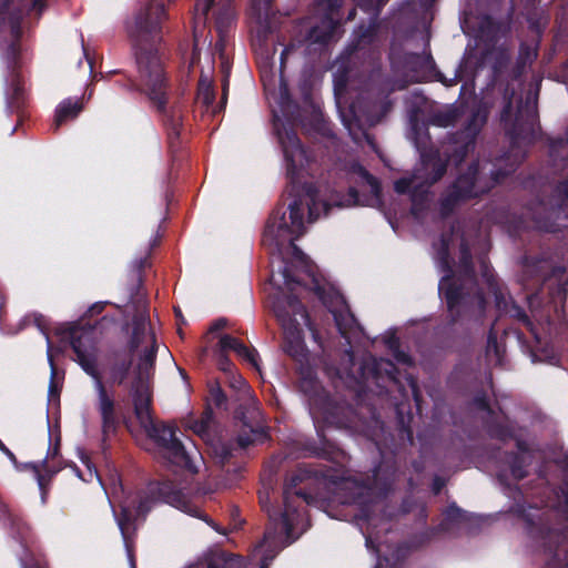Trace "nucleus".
Returning a JSON list of instances; mask_svg holds the SVG:
<instances>
[{"instance_id":"34","label":"nucleus","mask_w":568,"mask_h":568,"mask_svg":"<svg viewBox=\"0 0 568 568\" xmlns=\"http://www.w3.org/2000/svg\"><path fill=\"white\" fill-rule=\"evenodd\" d=\"M525 462V455L520 454L517 456L511 464V475L515 479H521L526 476L523 464Z\"/></svg>"},{"instance_id":"11","label":"nucleus","mask_w":568,"mask_h":568,"mask_svg":"<svg viewBox=\"0 0 568 568\" xmlns=\"http://www.w3.org/2000/svg\"><path fill=\"white\" fill-rule=\"evenodd\" d=\"M71 346L75 353V361L81 368L93 379L98 393V406L102 418L104 433L114 429V402L108 394L98 368V348L92 329L77 328L70 333Z\"/></svg>"},{"instance_id":"12","label":"nucleus","mask_w":568,"mask_h":568,"mask_svg":"<svg viewBox=\"0 0 568 568\" xmlns=\"http://www.w3.org/2000/svg\"><path fill=\"white\" fill-rule=\"evenodd\" d=\"M212 11V14L215 17V24L219 32H222V29L226 27L233 17V10L231 2L229 0H221L216 2L215 0H199L195 4V13L193 19V54L191 59V64H195L197 61V54L201 49V45L206 44L207 37L204 34V30L206 28V23L209 21V13Z\"/></svg>"},{"instance_id":"53","label":"nucleus","mask_w":568,"mask_h":568,"mask_svg":"<svg viewBox=\"0 0 568 568\" xmlns=\"http://www.w3.org/2000/svg\"><path fill=\"white\" fill-rule=\"evenodd\" d=\"M227 92V81L225 80L223 83V98L225 99Z\"/></svg>"},{"instance_id":"26","label":"nucleus","mask_w":568,"mask_h":568,"mask_svg":"<svg viewBox=\"0 0 568 568\" xmlns=\"http://www.w3.org/2000/svg\"><path fill=\"white\" fill-rule=\"evenodd\" d=\"M275 536L272 531H267L264 534L263 541L256 546L254 554L255 556L261 557V566L260 568H267L271 561L276 557L278 550H270L272 542L274 541Z\"/></svg>"},{"instance_id":"37","label":"nucleus","mask_w":568,"mask_h":568,"mask_svg":"<svg viewBox=\"0 0 568 568\" xmlns=\"http://www.w3.org/2000/svg\"><path fill=\"white\" fill-rule=\"evenodd\" d=\"M44 336H45V339L48 342L47 356H48V362H49L50 367H51V378H53L54 375H55V368H54V364H53V355H52V351H51V345H50L49 336H48L47 333H44Z\"/></svg>"},{"instance_id":"49","label":"nucleus","mask_w":568,"mask_h":568,"mask_svg":"<svg viewBox=\"0 0 568 568\" xmlns=\"http://www.w3.org/2000/svg\"><path fill=\"white\" fill-rule=\"evenodd\" d=\"M229 456H230V452L225 447H223V452L221 454V460L222 462L225 460Z\"/></svg>"},{"instance_id":"18","label":"nucleus","mask_w":568,"mask_h":568,"mask_svg":"<svg viewBox=\"0 0 568 568\" xmlns=\"http://www.w3.org/2000/svg\"><path fill=\"white\" fill-rule=\"evenodd\" d=\"M373 378H388L392 382L396 381V367L393 362L384 358H371V363L363 367L362 377L365 381Z\"/></svg>"},{"instance_id":"15","label":"nucleus","mask_w":568,"mask_h":568,"mask_svg":"<svg viewBox=\"0 0 568 568\" xmlns=\"http://www.w3.org/2000/svg\"><path fill=\"white\" fill-rule=\"evenodd\" d=\"M406 65L413 71L410 79L415 82L426 81L435 77L438 81L443 82L446 87L455 84V79H444L440 73L435 71L434 60L428 52L422 54L412 53L406 58Z\"/></svg>"},{"instance_id":"58","label":"nucleus","mask_w":568,"mask_h":568,"mask_svg":"<svg viewBox=\"0 0 568 568\" xmlns=\"http://www.w3.org/2000/svg\"><path fill=\"white\" fill-rule=\"evenodd\" d=\"M89 65H90V71H92L93 65H92V62L90 60H89Z\"/></svg>"},{"instance_id":"13","label":"nucleus","mask_w":568,"mask_h":568,"mask_svg":"<svg viewBox=\"0 0 568 568\" xmlns=\"http://www.w3.org/2000/svg\"><path fill=\"white\" fill-rule=\"evenodd\" d=\"M300 388L307 396L310 414L318 432L321 424H337L336 412L338 407L332 402L318 381L311 373L301 378Z\"/></svg>"},{"instance_id":"3","label":"nucleus","mask_w":568,"mask_h":568,"mask_svg":"<svg viewBox=\"0 0 568 568\" xmlns=\"http://www.w3.org/2000/svg\"><path fill=\"white\" fill-rule=\"evenodd\" d=\"M537 90L528 93L525 104L517 109L514 122L507 128V134L510 140L509 152L499 160V163H506L507 170L504 172H491L489 178L483 176L479 172V163L471 164L466 174L459 175L453 185L449 186L440 201L442 215L449 214L460 202L478 196L490 190L500 178L509 174L523 161L526 154V148L532 143L538 126L536 122Z\"/></svg>"},{"instance_id":"50","label":"nucleus","mask_w":568,"mask_h":568,"mask_svg":"<svg viewBox=\"0 0 568 568\" xmlns=\"http://www.w3.org/2000/svg\"><path fill=\"white\" fill-rule=\"evenodd\" d=\"M21 564H22V568H44L40 564H36V565H32L29 567V566H27V564L23 560H21Z\"/></svg>"},{"instance_id":"27","label":"nucleus","mask_w":568,"mask_h":568,"mask_svg":"<svg viewBox=\"0 0 568 568\" xmlns=\"http://www.w3.org/2000/svg\"><path fill=\"white\" fill-rule=\"evenodd\" d=\"M241 559L237 556L226 552H219L213 555L207 560L209 568H235L240 565Z\"/></svg>"},{"instance_id":"46","label":"nucleus","mask_w":568,"mask_h":568,"mask_svg":"<svg viewBox=\"0 0 568 568\" xmlns=\"http://www.w3.org/2000/svg\"><path fill=\"white\" fill-rule=\"evenodd\" d=\"M355 516H356V518H357L358 520L364 519V520H366L368 524L371 523V518H369V516H368L366 513H364V511H363L359 516H358V515H355Z\"/></svg>"},{"instance_id":"32","label":"nucleus","mask_w":568,"mask_h":568,"mask_svg":"<svg viewBox=\"0 0 568 568\" xmlns=\"http://www.w3.org/2000/svg\"><path fill=\"white\" fill-rule=\"evenodd\" d=\"M445 521L454 523V521H468L470 520V516L463 511L455 505H450L444 513Z\"/></svg>"},{"instance_id":"36","label":"nucleus","mask_w":568,"mask_h":568,"mask_svg":"<svg viewBox=\"0 0 568 568\" xmlns=\"http://www.w3.org/2000/svg\"><path fill=\"white\" fill-rule=\"evenodd\" d=\"M47 1L48 0H32V3L29 8V13L36 18H39L47 7Z\"/></svg>"},{"instance_id":"38","label":"nucleus","mask_w":568,"mask_h":568,"mask_svg":"<svg viewBox=\"0 0 568 568\" xmlns=\"http://www.w3.org/2000/svg\"><path fill=\"white\" fill-rule=\"evenodd\" d=\"M219 366L224 372H231L232 364L229 358L222 353L219 358Z\"/></svg>"},{"instance_id":"21","label":"nucleus","mask_w":568,"mask_h":568,"mask_svg":"<svg viewBox=\"0 0 568 568\" xmlns=\"http://www.w3.org/2000/svg\"><path fill=\"white\" fill-rule=\"evenodd\" d=\"M82 110V103L78 99L68 98L55 109L53 124L55 129L64 122L74 119Z\"/></svg>"},{"instance_id":"22","label":"nucleus","mask_w":568,"mask_h":568,"mask_svg":"<svg viewBox=\"0 0 568 568\" xmlns=\"http://www.w3.org/2000/svg\"><path fill=\"white\" fill-rule=\"evenodd\" d=\"M487 119V112L486 111H477L475 114H473L468 126L465 130V138L466 142L465 145L462 149L460 154H456L457 158H463L465 154L469 151V149H474V139L481 125L486 122Z\"/></svg>"},{"instance_id":"25","label":"nucleus","mask_w":568,"mask_h":568,"mask_svg":"<svg viewBox=\"0 0 568 568\" xmlns=\"http://www.w3.org/2000/svg\"><path fill=\"white\" fill-rule=\"evenodd\" d=\"M336 22L332 18H326L322 21L321 26L314 27L308 34V39L316 43L328 42L336 30Z\"/></svg>"},{"instance_id":"39","label":"nucleus","mask_w":568,"mask_h":568,"mask_svg":"<svg viewBox=\"0 0 568 568\" xmlns=\"http://www.w3.org/2000/svg\"><path fill=\"white\" fill-rule=\"evenodd\" d=\"M511 120V104L510 102L507 103V105L504 108L501 112V121L508 125V122Z\"/></svg>"},{"instance_id":"56","label":"nucleus","mask_w":568,"mask_h":568,"mask_svg":"<svg viewBox=\"0 0 568 568\" xmlns=\"http://www.w3.org/2000/svg\"><path fill=\"white\" fill-rule=\"evenodd\" d=\"M222 48H223L222 42H217V43H216V49H217V50H222Z\"/></svg>"},{"instance_id":"48","label":"nucleus","mask_w":568,"mask_h":568,"mask_svg":"<svg viewBox=\"0 0 568 568\" xmlns=\"http://www.w3.org/2000/svg\"><path fill=\"white\" fill-rule=\"evenodd\" d=\"M562 495H564V498H565V504L568 507V486L567 485L562 489Z\"/></svg>"},{"instance_id":"9","label":"nucleus","mask_w":568,"mask_h":568,"mask_svg":"<svg viewBox=\"0 0 568 568\" xmlns=\"http://www.w3.org/2000/svg\"><path fill=\"white\" fill-rule=\"evenodd\" d=\"M284 510L277 516L268 508V494L265 491L260 493V504L262 508L267 511L271 526L266 529L272 531L275 536L270 550H278V552L306 530V523L304 511L301 509L303 506L308 505L310 497L306 494L294 490L291 484H287L283 494Z\"/></svg>"},{"instance_id":"52","label":"nucleus","mask_w":568,"mask_h":568,"mask_svg":"<svg viewBox=\"0 0 568 568\" xmlns=\"http://www.w3.org/2000/svg\"><path fill=\"white\" fill-rule=\"evenodd\" d=\"M480 248H481L483 252L488 251V248H489L488 242L484 241L483 243H480Z\"/></svg>"},{"instance_id":"45","label":"nucleus","mask_w":568,"mask_h":568,"mask_svg":"<svg viewBox=\"0 0 568 568\" xmlns=\"http://www.w3.org/2000/svg\"><path fill=\"white\" fill-rule=\"evenodd\" d=\"M224 325H225V321L219 320L213 324L212 329H214V331L220 329V328L224 327Z\"/></svg>"},{"instance_id":"14","label":"nucleus","mask_w":568,"mask_h":568,"mask_svg":"<svg viewBox=\"0 0 568 568\" xmlns=\"http://www.w3.org/2000/svg\"><path fill=\"white\" fill-rule=\"evenodd\" d=\"M379 469L374 473V483L365 485L355 479H346L338 486V499L342 504H357L364 506L375 501L384 493L379 487L377 477Z\"/></svg>"},{"instance_id":"31","label":"nucleus","mask_w":568,"mask_h":568,"mask_svg":"<svg viewBox=\"0 0 568 568\" xmlns=\"http://www.w3.org/2000/svg\"><path fill=\"white\" fill-rule=\"evenodd\" d=\"M231 386L240 392H242L244 395L247 396V399L251 404V406L254 408V409H257L258 408V402L257 399L255 398L254 395L251 394V389H250V386L246 384V382L243 379L242 376H233L232 377V382H231Z\"/></svg>"},{"instance_id":"19","label":"nucleus","mask_w":568,"mask_h":568,"mask_svg":"<svg viewBox=\"0 0 568 568\" xmlns=\"http://www.w3.org/2000/svg\"><path fill=\"white\" fill-rule=\"evenodd\" d=\"M361 529L363 534L365 535L366 540V547L374 551L377 557V564L375 568H386L390 564V560L399 559L402 554V547H398L394 554H392V557H388L386 555L382 556L384 554L383 550V544L378 541L377 537L373 535V532L369 531L368 527L364 528L361 526ZM390 568H396L395 565H392Z\"/></svg>"},{"instance_id":"40","label":"nucleus","mask_w":568,"mask_h":568,"mask_svg":"<svg viewBox=\"0 0 568 568\" xmlns=\"http://www.w3.org/2000/svg\"><path fill=\"white\" fill-rule=\"evenodd\" d=\"M0 450L3 452L13 464L17 463V459H16V456L13 455V453L9 448H7L3 445V443H1V442H0Z\"/></svg>"},{"instance_id":"43","label":"nucleus","mask_w":568,"mask_h":568,"mask_svg":"<svg viewBox=\"0 0 568 568\" xmlns=\"http://www.w3.org/2000/svg\"><path fill=\"white\" fill-rule=\"evenodd\" d=\"M251 442L252 440L248 437H243V436L239 437V444L241 447L247 446Z\"/></svg>"},{"instance_id":"2","label":"nucleus","mask_w":568,"mask_h":568,"mask_svg":"<svg viewBox=\"0 0 568 568\" xmlns=\"http://www.w3.org/2000/svg\"><path fill=\"white\" fill-rule=\"evenodd\" d=\"M132 355L139 354L133 371L126 363H115L109 372V382L112 385H122L129 378L130 394L133 399L135 416L146 435L161 448L163 457L172 467L181 469V478L166 479L160 484L151 485L146 490L128 495L121 501V513L113 509L115 521L121 531L128 551L130 568H136L134 557L129 548V539L136 529V524L143 520L161 500L180 511L200 518L219 529L202 514L197 505L183 493L189 477L199 471L202 455L191 440L182 443L172 425L156 424L150 412L151 378L154 369L156 343L154 334L148 328L144 320L134 323L133 335L130 342Z\"/></svg>"},{"instance_id":"28","label":"nucleus","mask_w":568,"mask_h":568,"mask_svg":"<svg viewBox=\"0 0 568 568\" xmlns=\"http://www.w3.org/2000/svg\"><path fill=\"white\" fill-rule=\"evenodd\" d=\"M197 99L206 105H210L214 100L211 77L210 74H204L203 71L199 81Z\"/></svg>"},{"instance_id":"4","label":"nucleus","mask_w":568,"mask_h":568,"mask_svg":"<svg viewBox=\"0 0 568 568\" xmlns=\"http://www.w3.org/2000/svg\"><path fill=\"white\" fill-rule=\"evenodd\" d=\"M164 17V7L158 4L154 8L149 7L141 10L126 23V31L135 51L141 90L161 111L164 110L166 103L168 85L161 59L153 50L152 44L158 37L159 26Z\"/></svg>"},{"instance_id":"20","label":"nucleus","mask_w":568,"mask_h":568,"mask_svg":"<svg viewBox=\"0 0 568 568\" xmlns=\"http://www.w3.org/2000/svg\"><path fill=\"white\" fill-rule=\"evenodd\" d=\"M55 457L57 448L52 453L49 450L47 458L41 464L33 465L38 485L42 491L44 490V484L61 469L60 463L54 462Z\"/></svg>"},{"instance_id":"51","label":"nucleus","mask_w":568,"mask_h":568,"mask_svg":"<svg viewBox=\"0 0 568 568\" xmlns=\"http://www.w3.org/2000/svg\"><path fill=\"white\" fill-rule=\"evenodd\" d=\"M288 52V49H284L282 54H281V69L284 68V59H285V54Z\"/></svg>"},{"instance_id":"24","label":"nucleus","mask_w":568,"mask_h":568,"mask_svg":"<svg viewBox=\"0 0 568 568\" xmlns=\"http://www.w3.org/2000/svg\"><path fill=\"white\" fill-rule=\"evenodd\" d=\"M478 263L483 281L487 285L489 294H491L495 297L497 306L501 307V305L505 304V298L503 296L501 291L498 287L493 270L490 268L489 264L483 256L478 258Z\"/></svg>"},{"instance_id":"55","label":"nucleus","mask_w":568,"mask_h":568,"mask_svg":"<svg viewBox=\"0 0 568 568\" xmlns=\"http://www.w3.org/2000/svg\"><path fill=\"white\" fill-rule=\"evenodd\" d=\"M536 57V52L535 51H531L528 55L529 59H534Z\"/></svg>"},{"instance_id":"33","label":"nucleus","mask_w":568,"mask_h":568,"mask_svg":"<svg viewBox=\"0 0 568 568\" xmlns=\"http://www.w3.org/2000/svg\"><path fill=\"white\" fill-rule=\"evenodd\" d=\"M430 122L437 126H449L455 123V114L450 111L438 112L433 115Z\"/></svg>"},{"instance_id":"44","label":"nucleus","mask_w":568,"mask_h":568,"mask_svg":"<svg viewBox=\"0 0 568 568\" xmlns=\"http://www.w3.org/2000/svg\"><path fill=\"white\" fill-rule=\"evenodd\" d=\"M194 432L197 433V434H203L205 432L204 423L196 424L194 426Z\"/></svg>"},{"instance_id":"42","label":"nucleus","mask_w":568,"mask_h":568,"mask_svg":"<svg viewBox=\"0 0 568 568\" xmlns=\"http://www.w3.org/2000/svg\"><path fill=\"white\" fill-rule=\"evenodd\" d=\"M103 307L104 303H95L90 307L89 312L93 314H99L102 312Z\"/></svg>"},{"instance_id":"8","label":"nucleus","mask_w":568,"mask_h":568,"mask_svg":"<svg viewBox=\"0 0 568 568\" xmlns=\"http://www.w3.org/2000/svg\"><path fill=\"white\" fill-rule=\"evenodd\" d=\"M549 158L554 174L558 175L552 196L547 201L537 203L532 209L536 226L542 231L556 232L565 227L568 217L564 211L568 210V132L549 142Z\"/></svg>"},{"instance_id":"16","label":"nucleus","mask_w":568,"mask_h":568,"mask_svg":"<svg viewBox=\"0 0 568 568\" xmlns=\"http://www.w3.org/2000/svg\"><path fill=\"white\" fill-rule=\"evenodd\" d=\"M523 321L529 327L532 333L536 342L539 344L537 353L534 354V361L547 362L549 364H557L559 362L557 353L554 351V347H548V343L545 342V346L541 345L542 339L545 338L542 334L550 335V324L549 322L539 323L540 329L536 327L526 315H523Z\"/></svg>"},{"instance_id":"29","label":"nucleus","mask_w":568,"mask_h":568,"mask_svg":"<svg viewBox=\"0 0 568 568\" xmlns=\"http://www.w3.org/2000/svg\"><path fill=\"white\" fill-rule=\"evenodd\" d=\"M504 349L498 345L497 337L494 334H489L486 347V357L494 365H500L503 363Z\"/></svg>"},{"instance_id":"7","label":"nucleus","mask_w":568,"mask_h":568,"mask_svg":"<svg viewBox=\"0 0 568 568\" xmlns=\"http://www.w3.org/2000/svg\"><path fill=\"white\" fill-rule=\"evenodd\" d=\"M407 136L419 152L420 163L410 178H402L395 182V191L399 194L410 193L412 213L418 219L422 205L427 197V191L444 175L446 163L437 154L427 152L429 135L426 125L419 123L417 111L409 114Z\"/></svg>"},{"instance_id":"54","label":"nucleus","mask_w":568,"mask_h":568,"mask_svg":"<svg viewBox=\"0 0 568 568\" xmlns=\"http://www.w3.org/2000/svg\"><path fill=\"white\" fill-rule=\"evenodd\" d=\"M262 81L264 82L265 90L268 91V85L265 82V75L264 74H262Z\"/></svg>"},{"instance_id":"57","label":"nucleus","mask_w":568,"mask_h":568,"mask_svg":"<svg viewBox=\"0 0 568 568\" xmlns=\"http://www.w3.org/2000/svg\"><path fill=\"white\" fill-rule=\"evenodd\" d=\"M49 392H50V394H52V392H53V384L52 383H51V385L49 387Z\"/></svg>"},{"instance_id":"23","label":"nucleus","mask_w":568,"mask_h":568,"mask_svg":"<svg viewBox=\"0 0 568 568\" xmlns=\"http://www.w3.org/2000/svg\"><path fill=\"white\" fill-rule=\"evenodd\" d=\"M252 1V16L255 20L257 33L261 36L268 31V12L272 0H251Z\"/></svg>"},{"instance_id":"41","label":"nucleus","mask_w":568,"mask_h":568,"mask_svg":"<svg viewBox=\"0 0 568 568\" xmlns=\"http://www.w3.org/2000/svg\"><path fill=\"white\" fill-rule=\"evenodd\" d=\"M471 59H473L471 53H470V51L467 50L466 55L464 57V60H463V64L460 65V70L463 68H467L468 65H470L473 63Z\"/></svg>"},{"instance_id":"35","label":"nucleus","mask_w":568,"mask_h":568,"mask_svg":"<svg viewBox=\"0 0 568 568\" xmlns=\"http://www.w3.org/2000/svg\"><path fill=\"white\" fill-rule=\"evenodd\" d=\"M81 460L82 463L87 466V469H88V473H89V477H82L81 474L77 473L78 476L84 480V481H91L94 477L98 479V481L101 484V478L100 476L98 475L97 473V469L90 464V460H89V457L88 456H84L82 453H81Z\"/></svg>"},{"instance_id":"5","label":"nucleus","mask_w":568,"mask_h":568,"mask_svg":"<svg viewBox=\"0 0 568 568\" xmlns=\"http://www.w3.org/2000/svg\"><path fill=\"white\" fill-rule=\"evenodd\" d=\"M334 68V93L339 118L348 134L355 143L365 140L369 145L373 142L366 131L367 126L378 123L389 111L390 102L387 98H375L369 88L367 97H361L348 104L346 98L347 87L351 83L352 72L344 68V61H336Z\"/></svg>"},{"instance_id":"17","label":"nucleus","mask_w":568,"mask_h":568,"mask_svg":"<svg viewBox=\"0 0 568 568\" xmlns=\"http://www.w3.org/2000/svg\"><path fill=\"white\" fill-rule=\"evenodd\" d=\"M219 344L222 353L234 352L242 361L260 372V358L255 349L248 348L231 335H222Z\"/></svg>"},{"instance_id":"10","label":"nucleus","mask_w":568,"mask_h":568,"mask_svg":"<svg viewBox=\"0 0 568 568\" xmlns=\"http://www.w3.org/2000/svg\"><path fill=\"white\" fill-rule=\"evenodd\" d=\"M459 225L452 226V234L449 236L442 235L438 243H434V260L437 267L440 272L444 273L439 283H438V292L439 295L444 296L447 303L448 311L454 314L455 308L467 303L466 296L464 293V287L467 282H471L474 277V266L471 263V256L469 252L468 245L465 243L464 239H460V260H459V268L463 273V283L460 285H456L455 280L453 277V271L450 266V260L448 256L449 246L453 242L454 236H459Z\"/></svg>"},{"instance_id":"30","label":"nucleus","mask_w":568,"mask_h":568,"mask_svg":"<svg viewBox=\"0 0 568 568\" xmlns=\"http://www.w3.org/2000/svg\"><path fill=\"white\" fill-rule=\"evenodd\" d=\"M384 343L386 344V346L388 347V349L392 352V354L394 355V357L396 358L397 362L399 363H404V364H410V358L409 356L404 353V352H400L398 349V338L395 336V333H387L385 336H384Z\"/></svg>"},{"instance_id":"47","label":"nucleus","mask_w":568,"mask_h":568,"mask_svg":"<svg viewBox=\"0 0 568 568\" xmlns=\"http://www.w3.org/2000/svg\"><path fill=\"white\" fill-rule=\"evenodd\" d=\"M476 300H477V303H478L479 307H480V308H483V307H484V304H485V298H484V296H483L481 294H478V295L476 296Z\"/></svg>"},{"instance_id":"6","label":"nucleus","mask_w":568,"mask_h":568,"mask_svg":"<svg viewBox=\"0 0 568 568\" xmlns=\"http://www.w3.org/2000/svg\"><path fill=\"white\" fill-rule=\"evenodd\" d=\"M24 7L20 0H0V55L10 70L6 98L11 111L18 110L24 101V89L16 73L21 59V37L26 29Z\"/></svg>"},{"instance_id":"1","label":"nucleus","mask_w":568,"mask_h":568,"mask_svg":"<svg viewBox=\"0 0 568 568\" xmlns=\"http://www.w3.org/2000/svg\"><path fill=\"white\" fill-rule=\"evenodd\" d=\"M274 130L282 146L286 174L296 193V199L286 212H274L268 219L264 233L263 245L277 261V270H273L271 282L280 292L273 298V312L281 323L284 333V349L294 357L304 354L303 327L310 326L305 307L297 300L303 290L302 274L310 277L316 294L332 313L338 332L352 344V338L361 332L354 315L344 297L333 292L325 293L315 275V267L307 256L294 244V241L306 231V223L316 221L326 214L331 206L376 205L381 202L378 181L355 161L344 163L338 169L349 182L367 191L369 194L361 199L357 190L349 186L347 196L329 192L327 187L316 186L306 182L308 175V158L301 146L300 140L282 116L273 111Z\"/></svg>"}]
</instances>
